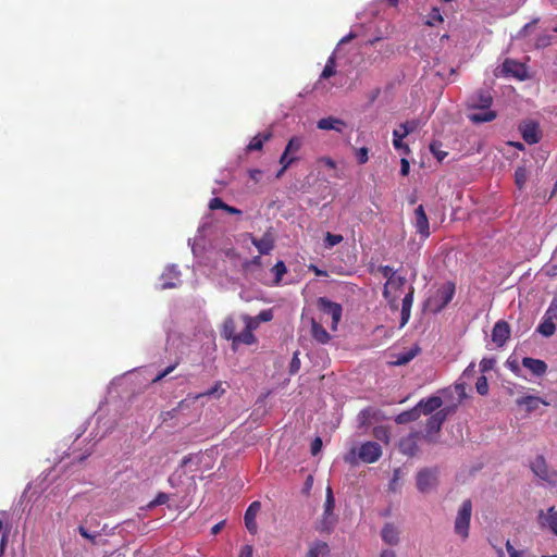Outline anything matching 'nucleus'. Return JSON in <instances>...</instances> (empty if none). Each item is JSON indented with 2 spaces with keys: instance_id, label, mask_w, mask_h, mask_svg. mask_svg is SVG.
Listing matches in <instances>:
<instances>
[{
  "instance_id": "nucleus-1",
  "label": "nucleus",
  "mask_w": 557,
  "mask_h": 557,
  "mask_svg": "<svg viewBox=\"0 0 557 557\" xmlns=\"http://www.w3.org/2000/svg\"><path fill=\"white\" fill-rule=\"evenodd\" d=\"M456 408L457 405L447 406L436 411L428 419L425 423V434L423 435L428 442H434L433 436L441 431L443 423L446 421L448 416L456 411Z\"/></svg>"
},
{
  "instance_id": "nucleus-2",
  "label": "nucleus",
  "mask_w": 557,
  "mask_h": 557,
  "mask_svg": "<svg viewBox=\"0 0 557 557\" xmlns=\"http://www.w3.org/2000/svg\"><path fill=\"white\" fill-rule=\"evenodd\" d=\"M406 277L397 275L391 281H386L383 289V297L387 301L389 308L394 311L398 310V299L404 292Z\"/></svg>"
},
{
  "instance_id": "nucleus-3",
  "label": "nucleus",
  "mask_w": 557,
  "mask_h": 557,
  "mask_svg": "<svg viewBox=\"0 0 557 557\" xmlns=\"http://www.w3.org/2000/svg\"><path fill=\"white\" fill-rule=\"evenodd\" d=\"M471 513L472 503L470 499H466L462 502L457 512L454 525L455 533L459 535L462 540H466L469 536Z\"/></svg>"
},
{
  "instance_id": "nucleus-4",
  "label": "nucleus",
  "mask_w": 557,
  "mask_h": 557,
  "mask_svg": "<svg viewBox=\"0 0 557 557\" xmlns=\"http://www.w3.org/2000/svg\"><path fill=\"white\" fill-rule=\"evenodd\" d=\"M455 290V284L451 282L442 285L428 300L431 310L434 312L442 311L451 301Z\"/></svg>"
},
{
  "instance_id": "nucleus-5",
  "label": "nucleus",
  "mask_w": 557,
  "mask_h": 557,
  "mask_svg": "<svg viewBox=\"0 0 557 557\" xmlns=\"http://www.w3.org/2000/svg\"><path fill=\"white\" fill-rule=\"evenodd\" d=\"M420 126V122L418 120L406 121L400 124V129L393 131V146L397 150H403L405 154L410 153V149L407 144L403 143V139L407 137L409 134L413 133Z\"/></svg>"
},
{
  "instance_id": "nucleus-6",
  "label": "nucleus",
  "mask_w": 557,
  "mask_h": 557,
  "mask_svg": "<svg viewBox=\"0 0 557 557\" xmlns=\"http://www.w3.org/2000/svg\"><path fill=\"white\" fill-rule=\"evenodd\" d=\"M500 73L505 77H513L518 81L528 78V70L524 63L507 58L503 62Z\"/></svg>"
},
{
  "instance_id": "nucleus-7",
  "label": "nucleus",
  "mask_w": 557,
  "mask_h": 557,
  "mask_svg": "<svg viewBox=\"0 0 557 557\" xmlns=\"http://www.w3.org/2000/svg\"><path fill=\"white\" fill-rule=\"evenodd\" d=\"M335 508V498L333 495V491L330 486L326 488L325 503H324V512L321 521V530L330 531L334 523L336 522V518L333 513Z\"/></svg>"
},
{
  "instance_id": "nucleus-8",
  "label": "nucleus",
  "mask_w": 557,
  "mask_h": 557,
  "mask_svg": "<svg viewBox=\"0 0 557 557\" xmlns=\"http://www.w3.org/2000/svg\"><path fill=\"white\" fill-rule=\"evenodd\" d=\"M382 447L376 442H366L358 449V458L364 463H374L382 457Z\"/></svg>"
},
{
  "instance_id": "nucleus-9",
  "label": "nucleus",
  "mask_w": 557,
  "mask_h": 557,
  "mask_svg": "<svg viewBox=\"0 0 557 557\" xmlns=\"http://www.w3.org/2000/svg\"><path fill=\"white\" fill-rule=\"evenodd\" d=\"M437 485V472L435 469H422L417 474V487L421 493H429Z\"/></svg>"
},
{
  "instance_id": "nucleus-10",
  "label": "nucleus",
  "mask_w": 557,
  "mask_h": 557,
  "mask_svg": "<svg viewBox=\"0 0 557 557\" xmlns=\"http://www.w3.org/2000/svg\"><path fill=\"white\" fill-rule=\"evenodd\" d=\"M531 469L534 472L536 476L540 479L550 483L555 484L557 481V473L556 471L549 470L545 458L542 455L536 456V458L531 463Z\"/></svg>"
},
{
  "instance_id": "nucleus-11",
  "label": "nucleus",
  "mask_w": 557,
  "mask_h": 557,
  "mask_svg": "<svg viewBox=\"0 0 557 557\" xmlns=\"http://www.w3.org/2000/svg\"><path fill=\"white\" fill-rule=\"evenodd\" d=\"M318 305L321 311L332 317V330L336 331L337 324L342 319V306L337 302L329 300L325 297L319 298Z\"/></svg>"
},
{
  "instance_id": "nucleus-12",
  "label": "nucleus",
  "mask_w": 557,
  "mask_h": 557,
  "mask_svg": "<svg viewBox=\"0 0 557 557\" xmlns=\"http://www.w3.org/2000/svg\"><path fill=\"white\" fill-rule=\"evenodd\" d=\"M493 103V97L488 90L480 89L468 100L469 110H488Z\"/></svg>"
},
{
  "instance_id": "nucleus-13",
  "label": "nucleus",
  "mask_w": 557,
  "mask_h": 557,
  "mask_svg": "<svg viewBox=\"0 0 557 557\" xmlns=\"http://www.w3.org/2000/svg\"><path fill=\"white\" fill-rule=\"evenodd\" d=\"M419 432H412L407 436H404L400 438L398 444L399 451L408 457H413L419 451Z\"/></svg>"
},
{
  "instance_id": "nucleus-14",
  "label": "nucleus",
  "mask_w": 557,
  "mask_h": 557,
  "mask_svg": "<svg viewBox=\"0 0 557 557\" xmlns=\"http://www.w3.org/2000/svg\"><path fill=\"white\" fill-rule=\"evenodd\" d=\"M224 393H225V389L222 387V382H216L214 384V386H212L211 388H209L208 391H206L203 393L188 394L187 398L180 401L177 405V408L173 409V411H176L177 409L183 408V406L185 405V401L188 399L195 401V400L201 399L203 397L220 398Z\"/></svg>"
},
{
  "instance_id": "nucleus-15",
  "label": "nucleus",
  "mask_w": 557,
  "mask_h": 557,
  "mask_svg": "<svg viewBox=\"0 0 557 557\" xmlns=\"http://www.w3.org/2000/svg\"><path fill=\"white\" fill-rule=\"evenodd\" d=\"M509 336H510L509 324L504 320L497 321L492 331L493 343L496 344L498 347H503L506 344V342L509 339Z\"/></svg>"
},
{
  "instance_id": "nucleus-16",
  "label": "nucleus",
  "mask_w": 557,
  "mask_h": 557,
  "mask_svg": "<svg viewBox=\"0 0 557 557\" xmlns=\"http://www.w3.org/2000/svg\"><path fill=\"white\" fill-rule=\"evenodd\" d=\"M414 227L421 237L428 238L430 236L429 219L422 205L414 210Z\"/></svg>"
},
{
  "instance_id": "nucleus-17",
  "label": "nucleus",
  "mask_w": 557,
  "mask_h": 557,
  "mask_svg": "<svg viewBox=\"0 0 557 557\" xmlns=\"http://www.w3.org/2000/svg\"><path fill=\"white\" fill-rule=\"evenodd\" d=\"M261 509V503L258 500L252 502L248 508L246 509L244 520L245 525L250 534H256L258 532V525L256 522V517Z\"/></svg>"
},
{
  "instance_id": "nucleus-18",
  "label": "nucleus",
  "mask_w": 557,
  "mask_h": 557,
  "mask_svg": "<svg viewBox=\"0 0 557 557\" xmlns=\"http://www.w3.org/2000/svg\"><path fill=\"white\" fill-rule=\"evenodd\" d=\"M523 140L529 145L537 144L541 140V131L535 122H528L520 126Z\"/></svg>"
},
{
  "instance_id": "nucleus-19",
  "label": "nucleus",
  "mask_w": 557,
  "mask_h": 557,
  "mask_svg": "<svg viewBox=\"0 0 557 557\" xmlns=\"http://www.w3.org/2000/svg\"><path fill=\"white\" fill-rule=\"evenodd\" d=\"M443 405V400L438 396H431L429 398H422L418 404L417 408L420 411V414L423 413L425 416L433 414L436 411L441 410L440 408Z\"/></svg>"
},
{
  "instance_id": "nucleus-20",
  "label": "nucleus",
  "mask_w": 557,
  "mask_h": 557,
  "mask_svg": "<svg viewBox=\"0 0 557 557\" xmlns=\"http://www.w3.org/2000/svg\"><path fill=\"white\" fill-rule=\"evenodd\" d=\"M252 245L261 255H268L274 248V237L270 231L265 232L261 238L248 234Z\"/></svg>"
},
{
  "instance_id": "nucleus-21",
  "label": "nucleus",
  "mask_w": 557,
  "mask_h": 557,
  "mask_svg": "<svg viewBox=\"0 0 557 557\" xmlns=\"http://www.w3.org/2000/svg\"><path fill=\"white\" fill-rule=\"evenodd\" d=\"M381 537L385 544L396 546L400 542L399 529L394 523L387 522L382 528Z\"/></svg>"
},
{
  "instance_id": "nucleus-22",
  "label": "nucleus",
  "mask_w": 557,
  "mask_h": 557,
  "mask_svg": "<svg viewBox=\"0 0 557 557\" xmlns=\"http://www.w3.org/2000/svg\"><path fill=\"white\" fill-rule=\"evenodd\" d=\"M539 519L544 528H547L555 536H557V510L555 507H549L546 512L541 510Z\"/></svg>"
},
{
  "instance_id": "nucleus-23",
  "label": "nucleus",
  "mask_w": 557,
  "mask_h": 557,
  "mask_svg": "<svg viewBox=\"0 0 557 557\" xmlns=\"http://www.w3.org/2000/svg\"><path fill=\"white\" fill-rule=\"evenodd\" d=\"M413 295L414 287L410 285L401 302L400 327L405 326L410 319L411 307L413 304Z\"/></svg>"
},
{
  "instance_id": "nucleus-24",
  "label": "nucleus",
  "mask_w": 557,
  "mask_h": 557,
  "mask_svg": "<svg viewBox=\"0 0 557 557\" xmlns=\"http://www.w3.org/2000/svg\"><path fill=\"white\" fill-rule=\"evenodd\" d=\"M317 127L323 131H336L338 133H342L346 127V123L341 119L327 116L319 120L317 123Z\"/></svg>"
},
{
  "instance_id": "nucleus-25",
  "label": "nucleus",
  "mask_w": 557,
  "mask_h": 557,
  "mask_svg": "<svg viewBox=\"0 0 557 557\" xmlns=\"http://www.w3.org/2000/svg\"><path fill=\"white\" fill-rule=\"evenodd\" d=\"M522 366L537 376L545 374L547 370V364L543 360L531 357H524L522 359Z\"/></svg>"
},
{
  "instance_id": "nucleus-26",
  "label": "nucleus",
  "mask_w": 557,
  "mask_h": 557,
  "mask_svg": "<svg viewBox=\"0 0 557 557\" xmlns=\"http://www.w3.org/2000/svg\"><path fill=\"white\" fill-rule=\"evenodd\" d=\"M479 112H471L467 114L469 121L473 124H481L486 122H492L496 119L497 113L491 109L488 110H478Z\"/></svg>"
},
{
  "instance_id": "nucleus-27",
  "label": "nucleus",
  "mask_w": 557,
  "mask_h": 557,
  "mask_svg": "<svg viewBox=\"0 0 557 557\" xmlns=\"http://www.w3.org/2000/svg\"><path fill=\"white\" fill-rule=\"evenodd\" d=\"M311 336L319 344H327L331 341L329 332L314 319H311Z\"/></svg>"
},
{
  "instance_id": "nucleus-28",
  "label": "nucleus",
  "mask_w": 557,
  "mask_h": 557,
  "mask_svg": "<svg viewBox=\"0 0 557 557\" xmlns=\"http://www.w3.org/2000/svg\"><path fill=\"white\" fill-rule=\"evenodd\" d=\"M380 416V411L375 410L371 407H367L362 409L358 414V421L360 428L369 426L372 420L377 421Z\"/></svg>"
},
{
  "instance_id": "nucleus-29",
  "label": "nucleus",
  "mask_w": 557,
  "mask_h": 557,
  "mask_svg": "<svg viewBox=\"0 0 557 557\" xmlns=\"http://www.w3.org/2000/svg\"><path fill=\"white\" fill-rule=\"evenodd\" d=\"M517 405L522 406L524 405L527 407L528 412H532L539 408L540 404L548 405L545 400L537 396H523L516 400Z\"/></svg>"
},
{
  "instance_id": "nucleus-30",
  "label": "nucleus",
  "mask_w": 557,
  "mask_h": 557,
  "mask_svg": "<svg viewBox=\"0 0 557 557\" xmlns=\"http://www.w3.org/2000/svg\"><path fill=\"white\" fill-rule=\"evenodd\" d=\"M330 553V547L325 542L315 541L311 544L305 557H325Z\"/></svg>"
},
{
  "instance_id": "nucleus-31",
  "label": "nucleus",
  "mask_w": 557,
  "mask_h": 557,
  "mask_svg": "<svg viewBox=\"0 0 557 557\" xmlns=\"http://www.w3.org/2000/svg\"><path fill=\"white\" fill-rule=\"evenodd\" d=\"M221 335L227 341L234 342V338L236 337V322L232 317H228L224 320L223 326L221 330Z\"/></svg>"
},
{
  "instance_id": "nucleus-32",
  "label": "nucleus",
  "mask_w": 557,
  "mask_h": 557,
  "mask_svg": "<svg viewBox=\"0 0 557 557\" xmlns=\"http://www.w3.org/2000/svg\"><path fill=\"white\" fill-rule=\"evenodd\" d=\"M256 343V336L249 329H244L240 333H237L233 342V348H236L239 344L252 345Z\"/></svg>"
},
{
  "instance_id": "nucleus-33",
  "label": "nucleus",
  "mask_w": 557,
  "mask_h": 557,
  "mask_svg": "<svg viewBox=\"0 0 557 557\" xmlns=\"http://www.w3.org/2000/svg\"><path fill=\"white\" fill-rule=\"evenodd\" d=\"M420 417V411H418L417 407H413L410 410L400 412L396 418L395 422L397 424H405L411 421L418 420Z\"/></svg>"
},
{
  "instance_id": "nucleus-34",
  "label": "nucleus",
  "mask_w": 557,
  "mask_h": 557,
  "mask_svg": "<svg viewBox=\"0 0 557 557\" xmlns=\"http://www.w3.org/2000/svg\"><path fill=\"white\" fill-rule=\"evenodd\" d=\"M271 136H272V134L270 132L256 135L250 140L249 145L247 146V150L248 151L261 150L264 143L268 141L271 138Z\"/></svg>"
},
{
  "instance_id": "nucleus-35",
  "label": "nucleus",
  "mask_w": 557,
  "mask_h": 557,
  "mask_svg": "<svg viewBox=\"0 0 557 557\" xmlns=\"http://www.w3.org/2000/svg\"><path fill=\"white\" fill-rule=\"evenodd\" d=\"M372 434L377 441H380L386 445H388L391 442V429L387 425L375 426L373 429Z\"/></svg>"
},
{
  "instance_id": "nucleus-36",
  "label": "nucleus",
  "mask_w": 557,
  "mask_h": 557,
  "mask_svg": "<svg viewBox=\"0 0 557 557\" xmlns=\"http://www.w3.org/2000/svg\"><path fill=\"white\" fill-rule=\"evenodd\" d=\"M335 74H336V59H335V55L332 54L329 57L326 64L320 75V81L327 79Z\"/></svg>"
},
{
  "instance_id": "nucleus-37",
  "label": "nucleus",
  "mask_w": 557,
  "mask_h": 557,
  "mask_svg": "<svg viewBox=\"0 0 557 557\" xmlns=\"http://www.w3.org/2000/svg\"><path fill=\"white\" fill-rule=\"evenodd\" d=\"M528 181V171L524 166H519L515 171V184L518 189H523L525 183Z\"/></svg>"
},
{
  "instance_id": "nucleus-38",
  "label": "nucleus",
  "mask_w": 557,
  "mask_h": 557,
  "mask_svg": "<svg viewBox=\"0 0 557 557\" xmlns=\"http://www.w3.org/2000/svg\"><path fill=\"white\" fill-rule=\"evenodd\" d=\"M297 160L296 157H293L285 151L282 153L280 158V164L282 165L281 170L277 172L276 177H281L284 172Z\"/></svg>"
},
{
  "instance_id": "nucleus-39",
  "label": "nucleus",
  "mask_w": 557,
  "mask_h": 557,
  "mask_svg": "<svg viewBox=\"0 0 557 557\" xmlns=\"http://www.w3.org/2000/svg\"><path fill=\"white\" fill-rule=\"evenodd\" d=\"M302 146V139L300 137H292L286 147H285V152L288 153V154H293V153H296L300 150Z\"/></svg>"
},
{
  "instance_id": "nucleus-40",
  "label": "nucleus",
  "mask_w": 557,
  "mask_h": 557,
  "mask_svg": "<svg viewBox=\"0 0 557 557\" xmlns=\"http://www.w3.org/2000/svg\"><path fill=\"white\" fill-rule=\"evenodd\" d=\"M272 272L274 273V284H280L283 275L287 272V268L283 261H277L273 268Z\"/></svg>"
},
{
  "instance_id": "nucleus-41",
  "label": "nucleus",
  "mask_w": 557,
  "mask_h": 557,
  "mask_svg": "<svg viewBox=\"0 0 557 557\" xmlns=\"http://www.w3.org/2000/svg\"><path fill=\"white\" fill-rule=\"evenodd\" d=\"M418 349H411L409 351H406L404 354H399L397 356V359L394 361L396 366H404L410 362L417 355Z\"/></svg>"
},
{
  "instance_id": "nucleus-42",
  "label": "nucleus",
  "mask_w": 557,
  "mask_h": 557,
  "mask_svg": "<svg viewBox=\"0 0 557 557\" xmlns=\"http://www.w3.org/2000/svg\"><path fill=\"white\" fill-rule=\"evenodd\" d=\"M555 330L556 326L552 321H544L537 327V331L546 337L552 336L555 333Z\"/></svg>"
},
{
  "instance_id": "nucleus-43",
  "label": "nucleus",
  "mask_w": 557,
  "mask_h": 557,
  "mask_svg": "<svg viewBox=\"0 0 557 557\" xmlns=\"http://www.w3.org/2000/svg\"><path fill=\"white\" fill-rule=\"evenodd\" d=\"M475 389L482 396L487 395L488 383H487V379L484 375H482L478 379V381L475 383Z\"/></svg>"
},
{
  "instance_id": "nucleus-44",
  "label": "nucleus",
  "mask_w": 557,
  "mask_h": 557,
  "mask_svg": "<svg viewBox=\"0 0 557 557\" xmlns=\"http://www.w3.org/2000/svg\"><path fill=\"white\" fill-rule=\"evenodd\" d=\"M170 497L164 492H159L153 500H151L148 505L149 508H153L160 505H164L169 502Z\"/></svg>"
},
{
  "instance_id": "nucleus-45",
  "label": "nucleus",
  "mask_w": 557,
  "mask_h": 557,
  "mask_svg": "<svg viewBox=\"0 0 557 557\" xmlns=\"http://www.w3.org/2000/svg\"><path fill=\"white\" fill-rule=\"evenodd\" d=\"M342 242H343V236L339 234H332V233L327 232L325 235V245L327 247H333Z\"/></svg>"
},
{
  "instance_id": "nucleus-46",
  "label": "nucleus",
  "mask_w": 557,
  "mask_h": 557,
  "mask_svg": "<svg viewBox=\"0 0 557 557\" xmlns=\"http://www.w3.org/2000/svg\"><path fill=\"white\" fill-rule=\"evenodd\" d=\"M435 22H443V16L438 8H433L429 14L428 25L433 26Z\"/></svg>"
},
{
  "instance_id": "nucleus-47",
  "label": "nucleus",
  "mask_w": 557,
  "mask_h": 557,
  "mask_svg": "<svg viewBox=\"0 0 557 557\" xmlns=\"http://www.w3.org/2000/svg\"><path fill=\"white\" fill-rule=\"evenodd\" d=\"M495 359L494 358H483L480 361V370L485 373L491 371L494 368Z\"/></svg>"
},
{
  "instance_id": "nucleus-48",
  "label": "nucleus",
  "mask_w": 557,
  "mask_h": 557,
  "mask_svg": "<svg viewBox=\"0 0 557 557\" xmlns=\"http://www.w3.org/2000/svg\"><path fill=\"white\" fill-rule=\"evenodd\" d=\"M369 150L366 147H361L356 150V157L359 164H364L369 160Z\"/></svg>"
},
{
  "instance_id": "nucleus-49",
  "label": "nucleus",
  "mask_w": 557,
  "mask_h": 557,
  "mask_svg": "<svg viewBox=\"0 0 557 557\" xmlns=\"http://www.w3.org/2000/svg\"><path fill=\"white\" fill-rule=\"evenodd\" d=\"M379 271L382 273V275L387 278V281H391L393 280L394 277L397 276L396 272L394 271V269L389 265H381L379 268Z\"/></svg>"
},
{
  "instance_id": "nucleus-50",
  "label": "nucleus",
  "mask_w": 557,
  "mask_h": 557,
  "mask_svg": "<svg viewBox=\"0 0 557 557\" xmlns=\"http://www.w3.org/2000/svg\"><path fill=\"white\" fill-rule=\"evenodd\" d=\"M300 369V359L298 358V351H296L292 358L289 366V373L296 374Z\"/></svg>"
},
{
  "instance_id": "nucleus-51",
  "label": "nucleus",
  "mask_w": 557,
  "mask_h": 557,
  "mask_svg": "<svg viewBox=\"0 0 557 557\" xmlns=\"http://www.w3.org/2000/svg\"><path fill=\"white\" fill-rule=\"evenodd\" d=\"M256 319L260 322H269L273 319V310L272 309H265L262 310Z\"/></svg>"
},
{
  "instance_id": "nucleus-52",
  "label": "nucleus",
  "mask_w": 557,
  "mask_h": 557,
  "mask_svg": "<svg viewBox=\"0 0 557 557\" xmlns=\"http://www.w3.org/2000/svg\"><path fill=\"white\" fill-rule=\"evenodd\" d=\"M243 320L245 321V329H249L252 332L258 327L259 321L256 318H251L249 315H243Z\"/></svg>"
},
{
  "instance_id": "nucleus-53",
  "label": "nucleus",
  "mask_w": 557,
  "mask_h": 557,
  "mask_svg": "<svg viewBox=\"0 0 557 557\" xmlns=\"http://www.w3.org/2000/svg\"><path fill=\"white\" fill-rule=\"evenodd\" d=\"M78 532L79 534L85 537L86 540L90 541L91 544L96 545L97 544V541H96V537H97V534H90L88 532V530L86 528H84L83 525H79L78 527Z\"/></svg>"
},
{
  "instance_id": "nucleus-54",
  "label": "nucleus",
  "mask_w": 557,
  "mask_h": 557,
  "mask_svg": "<svg viewBox=\"0 0 557 557\" xmlns=\"http://www.w3.org/2000/svg\"><path fill=\"white\" fill-rule=\"evenodd\" d=\"M177 363L171 364L168 368H165L163 371H161L157 376L152 380V383H157L164 379L166 375H169L174 369L176 368Z\"/></svg>"
},
{
  "instance_id": "nucleus-55",
  "label": "nucleus",
  "mask_w": 557,
  "mask_h": 557,
  "mask_svg": "<svg viewBox=\"0 0 557 557\" xmlns=\"http://www.w3.org/2000/svg\"><path fill=\"white\" fill-rule=\"evenodd\" d=\"M225 205H226V203H225L221 198H219V197H214V198H212V199L210 200V202H209V208H210L211 210H216V209L224 210Z\"/></svg>"
},
{
  "instance_id": "nucleus-56",
  "label": "nucleus",
  "mask_w": 557,
  "mask_h": 557,
  "mask_svg": "<svg viewBox=\"0 0 557 557\" xmlns=\"http://www.w3.org/2000/svg\"><path fill=\"white\" fill-rule=\"evenodd\" d=\"M436 146H437V143H432L430 145V150L436 157L437 160L442 161L447 156V153L442 150H438L436 148Z\"/></svg>"
},
{
  "instance_id": "nucleus-57",
  "label": "nucleus",
  "mask_w": 557,
  "mask_h": 557,
  "mask_svg": "<svg viewBox=\"0 0 557 557\" xmlns=\"http://www.w3.org/2000/svg\"><path fill=\"white\" fill-rule=\"evenodd\" d=\"M506 549L509 554V557H523V553L520 550H517L510 543V541H507L506 543Z\"/></svg>"
},
{
  "instance_id": "nucleus-58",
  "label": "nucleus",
  "mask_w": 557,
  "mask_h": 557,
  "mask_svg": "<svg viewBox=\"0 0 557 557\" xmlns=\"http://www.w3.org/2000/svg\"><path fill=\"white\" fill-rule=\"evenodd\" d=\"M322 448V440L320 437H315L311 443V453L312 455H317Z\"/></svg>"
},
{
  "instance_id": "nucleus-59",
  "label": "nucleus",
  "mask_w": 557,
  "mask_h": 557,
  "mask_svg": "<svg viewBox=\"0 0 557 557\" xmlns=\"http://www.w3.org/2000/svg\"><path fill=\"white\" fill-rule=\"evenodd\" d=\"M409 171H410L409 161L406 158H403L400 160V174L403 176H407L409 174Z\"/></svg>"
},
{
  "instance_id": "nucleus-60",
  "label": "nucleus",
  "mask_w": 557,
  "mask_h": 557,
  "mask_svg": "<svg viewBox=\"0 0 557 557\" xmlns=\"http://www.w3.org/2000/svg\"><path fill=\"white\" fill-rule=\"evenodd\" d=\"M253 548L251 545L243 546L238 557H252Z\"/></svg>"
},
{
  "instance_id": "nucleus-61",
  "label": "nucleus",
  "mask_w": 557,
  "mask_h": 557,
  "mask_svg": "<svg viewBox=\"0 0 557 557\" xmlns=\"http://www.w3.org/2000/svg\"><path fill=\"white\" fill-rule=\"evenodd\" d=\"M8 537H9V532H4L1 536V541H0V556L3 555L4 553V548L7 546V543H8Z\"/></svg>"
},
{
  "instance_id": "nucleus-62",
  "label": "nucleus",
  "mask_w": 557,
  "mask_h": 557,
  "mask_svg": "<svg viewBox=\"0 0 557 557\" xmlns=\"http://www.w3.org/2000/svg\"><path fill=\"white\" fill-rule=\"evenodd\" d=\"M455 388H456V392L458 393L460 399H463L467 396L466 387L463 384H456Z\"/></svg>"
},
{
  "instance_id": "nucleus-63",
  "label": "nucleus",
  "mask_w": 557,
  "mask_h": 557,
  "mask_svg": "<svg viewBox=\"0 0 557 557\" xmlns=\"http://www.w3.org/2000/svg\"><path fill=\"white\" fill-rule=\"evenodd\" d=\"M224 521L214 524L211 529V534L216 535L224 527Z\"/></svg>"
},
{
  "instance_id": "nucleus-64",
  "label": "nucleus",
  "mask_w": 557,
  "mask_h": 557,
  "mask_svg": "<svg viewBox=\"0 0 557 557\" xmlns=\"http://www.w3.org/2000/svg\"><path fill=\"white\" fill-rule=\"evenodd\" d=\"M380 557H397L395 550L393 549H383L380 554Z\"/></svg>"
}]
</instances>
